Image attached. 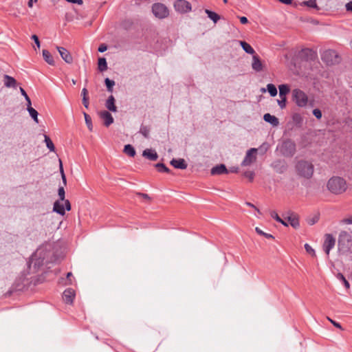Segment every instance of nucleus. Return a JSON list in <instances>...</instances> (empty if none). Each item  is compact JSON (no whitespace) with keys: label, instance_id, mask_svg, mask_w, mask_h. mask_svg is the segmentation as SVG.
Returning <instances> with one entry per match:
<instances>
[{"label":"nucleus","instance_id":"nucleus-37","mask_svg":"<svg viewBox=\"0 0 352 352\" xmlns=\"http://www.w3.org/2000/svg\"><path fill=\"white\" fill-rule=\"evenodd\" d=\"M337 278L344 283V287L346 289H349L350 284L348 282V280L345 278V277L344 276V275L342 274L338 273L337 275Z\"/></svg>","mask_w":352,"mask_h":352},{"label":"nucleus","instance_id":"nucleus-42","mask_svg":"<svg viewBox=\"0 0 352 352\" xmlns=\"http://www.w3.org/2000/svg\"><path fill=\"white\" fill-rule=\"evenodd\" d=\"M280 100H278V104L280 109H284L286 107V101L287 98L286 97H280Z\"/></svg>","mask_w":352,"mask_h":352},{"label":"nucleus","instance_id":"nucleus-52","mask_svg":"<svg viewBox=\"0 0 352 352\" xmlns=\"http://www.w3.org/2000/svg\"><path fill=\"white\" fill-rule=\"evenodd\" d=\"M245 205L254 208L258 214H261L259 209L257 208L253 204H252L250 202H245Z\"/></svg>","mask_w":352,"mask_h":352},{"label":"nucleus","instance_id":"nucleus-59","mask_svg":"<svg viewBox=\"0 0 352 352\" xmlns=\"http://www.w3.org/2000/svg\"><path fill=\"white\" fill-rule=\"evenodd\" d=\"M25 99L27 101V108L32 107V106H31L32 103H31L30 97L28 96V98H25Z\"/></svg>","mask_w":352,"mask_h":352},{"label":"nucleus","instance_id":"nucleus-22","mask_svg":"<svg viewBox=\"0 0 352 352\" xmlns=\"http://www.w3.org/2000/svg\"><path fill=\"white\" fill-rule=\"evenodd\" d=\"M285 219H287L288 224L289 223L295 229L300 226L298 218L294 214H292L290 216H288Z\"/></svg>","mask_w":352,"mask_h":352},{"label":"nucleus","instance_id":"nucleus-56","mask_svg":"<svg viewBox=\"0 0 352 352\" xmlns=\"http://www.w3.org/2000/svg\"><path fill=\"white\" fill-rule=\"evenodd\" d=\"M345 7L347 11L352 12V1L347 3Z\"/></svg>","mask_w":352,"mask_h":352},{"label":"nucleus","instance_id":"nucleus-9","mask_svg":"<svg viewBox=\"0 0 352 352\" xmlns=\"http://www.w3.org/2000/svg\"><path fill=\"white\" fill-rule=\"evenodd\" d=\"M336 245V239L331 234H326L324 235V241L323 243V250L327 256L329 254L330 250H332Z\"/></svg>","mask_w":352,"mask_h":352},{"label":"nucleus","instance_id":"nucleus-8","mask_svg":"<svg viewBox=\"0 0 352 352\" xmlns=\"http://www.w3.org/2000/svg\"><path fill=\"white\" fill-rule=\"evenodd\" d=\"M280 152L285 156H293L296 152V144L291 140L284 141L280 146Z\"/></svg>","mask_w":352,"mask_h":352},{"label":"nucleus","instance_id":"nucleus-14","mask_svg":"<svg viewBox=\"0 0 352 352\" xmlns=\"http://www.w3.org/2000/svg\"><path fill=\"white\" fill-rule=\"evenodd\" d=\"M210 173L212 175H218L222 174H227L228 173V170L224 164H221L212 167V169L210 170Z\"/></svg>","mask_w":352,"mask_h":352},{"label":"nucleus","instance_id":"nucleus-63","mask_svg":"<svg viewBox=\"0 0 352 352\" xmlns=\"http://www.w3.org/2000/svg\"><path fill=\"white\" fill-rule=\"evenodd\" d=\"M36 1H37V0H29L28 6L30 8L32 7L33 3L36 2Z\"/></svg>","mask_w":352,"mask_h":352},{"label":"nucleus","instance_id":"nucleus-33","mask_svg":"<svg viewBox=\"0 0 352 352\" xmlns=\"http://www.w3.org/2000/svg\"><path fill=\"white\" fill-rule=\"evenodd\" d=\"M267 90L268 91L270 96L272 97H274L277 95V89L276 86L273 84H268L267 85Z\"/></svg>","mask_w":352,"mask_h":352},{"label":"nucleus","instance_id":"nucleus-57","mask_svg":"<svg viewBox=\"0 0 352 352\" xmlns=\"http://www.w3.org/2000/svg\"><path fill=\"white\" fill-rule=\"evenodd\" d=\"M239 19H240V22L242 23V24H246L248 23V18L245 17V16H241L239 17Z\"/></svg>","mask_w":352,"mask_h":352},{"label":"nucleus","instance_id":"nucleus-15","mask_svg":"<svg viewBox=\"0 0 352 352\" xmlns=\"http://www.w3.org/2000/svg\"><path fill=\"white\" fill-rule=\"evenodd\" d=\"M252 68L256 72H261L263 69V63L258 55H253Z\"/></svg>","mask_w":352,"mask_h":352},{"label":"nucleus","instance_id":"nucleus-23","mask_svg":"<svg viewBox=\"0 0 352 352\" xmlns=\"http://www.w3.org/2000/svg\"><path fill=\"white\" fill-rule=\"evenodd\" d=\"M53 211L60 215H64L65 214L64 205L58 200L54 203Z\"/></svg>","mask_w":352,"mask_h":352},{"label":"nucleus","instance_id":"nucleus-62","mask_svg":"<svg viewBox=\"0 0 352 352\" xmlns=\"http://www.w3.org/2000/svg\"><path fill=\"white\" fill-rule=\"evenodd\" d=\"M280 2L289 5L292 3V0H278Z\"/></svg>","mask_w":352,"mask_h":352},{"label":"nucleus","instance_id":"nucleus-40","mask_svg":"<svg viewBox=\"0 0 352 352\" xmlns=\"http://www.w3.org/2000/svg\"><path fill=\"white\" fill-rule=\"evenodd\" d=\"M255 230H256V232L258 234H260V235H263V236H265V238H267V239H273V238H274V236H273L272 234H267V233H265V232H263V231H262L259 228H258V227H256V228H255Z\"/></svg>","mask_w":352,"mask_h":352},{"label":"nucleus","instance_id":"nucleus-54","mask_svg":"<svg viewBox=\"0 0 352 352\" xmlns=\"http://www.w3.org/2000/svg\"><path fill=\"white\" fill-rule=\"evenodd\" d=\"M82 103L85 108L88 109L89 107V101H88V97H83L82 98Z\"/></svg>","mask_w":352,"mask_h":352},{"label":"nucleus","instance_id":"nucleus-49","mask_svg":"<svg viewBox=\"0 0 352 352\" xmlns=\"http://www.w3.org/2000/svg\"><path fill=\"white\" fill-rule=\"evenodd\" d=\"M32 39H33L34 41V43L36 45L37 47L39 48L40 47V41H39L38 37L36 35L34 34L32 36Z\"/></svg>","mask_w":352,"mask_h":352},{"label":"nucleus","instance_id":"nucleus-26","mask_svg":"<svg viewBox=\"0 0 352 352\" xmlns=\"http://www.w3.org/2000/svg\"><path fill=\"white\" fill-rule=\"evenodd\" d=\"M279 96L286 97V95L290 91L289 87L286 84H282L278 86Z\"/></svg>","mask_w":352,"mask_h":352},{"label":"nucleus","instance_id":"nucleus-53","mask_svg":"<svg viewBox=\"0 0 352 352\" xmlns=\"http://www.w3.org/2000/svg\"><path fill=\"white\" fill-rule=\"evenodd\" d=\"M107 50V47L105 44H101L98 47V52H104Z\"/></svg>","mask_w":352,"mask_h":352},{"label":"nucleus","instance_id":"nucleus-19","mask_svg":"<svg viewBox=\"0 0 352 352\" xmlns=\"http://www.w3.org/2000/svg\"><path fill=\"white\" fill-rule=\"evenodd\" d=\"M142 155L151 161H155L158 158L157 153L154 150L149 148L145 149L142 153Z\"/></svg>","mask_w":352,"mask_h":352},{"label":"nucleus","instance_id":"nucleus-39","mask_svg":"<svg viewBox=\"0 0 352 352\" xmlns=\"http://www.w3.org/2000/svg\"><path fill=\"white\" fill-rule=\"evenodd\" d=\"M59 162H60V174H61V177H62L63 183L64 186H65L67 184V179H66V177H65V173H64V170H63V164H62L61 160H59Z\"/></svg>","mask_w":352,"mask_h":352},{"label":"nucleus","instance_id":"nucleus-20","mask_svg":"<svg viewBox=\"0 0 352 352\" xmlns=\"http://www.w3.org/2000/svg\"><path fill=\"white\" fill-rule=\"evenodd\" d=\"M115 101L116 100L114 96L113 95H111L110 96H109L105 103V107H107V109L112 112L117 111V107L115 105Z\"/></svg>","mask_w":352,"mask_h":352},{"label":"nucleus","instance_id":"nucleus-46","mask_svg":"<svg viewBox=\"0 0 352 352\" xmlns=\"http://www.w3.org/2000/svg\"><path fill=\"white\" fill-rule=\"evenodd\" d=\"M270 215L276 221L282 222V219L278 216V214L275 211H271Z\"/></svg>","mask_w":352,"mask_h":352},{"label":"nucleus","instance_id":"nucleus-11","mask_svg":"<svg viewBox=\"0 0 352 352\" xmlns=\"http://www.w3.org/2000/svg\"><path fill=\"white\" fill-rule=\"evenodd\" d=\"M256 152L257 148H252L249 149L245 154V156L241 163V165L243 166H246L250 165L252 162H254L256 159Z\"/></svg>","mask_w":352,"mask_h":352},{"label":"nucleus","instance_id":"nucleus-41","mask_svg":"<svg viewBox=\"0 0 352 352\" xmlns=\"http://www.w3.org/2000/svg\"><path fill=\"white\" fill-rule=\"evenodd\" d=\"M303 3L310 8H316L318 7L315 0H309L305 1Z\"/></svg>","mask_w":352,"mask_h":352},{"label":"nucleus","instance_id":"nucleus-35","mask_svg":"<svg viewBox=\"0 0 352 352\" xmlns=\"http://www.w3.org/2000/svg\"><path fill=\"white\" fill-rule=\"evenodd\" d=\"M45 142L46 143V146L50 151H54L55 146L54 143L51 140V139L46 135H45Z\"/></svg>","mask_w":352,"mask_h":352},{"label":"nucleus","instance_id":"nucleus-25","mask_svg":"<svg viewBox=\"0 0 352 352\" xmlns=\"http://www.w3.org/2000/svg\"><path fill=\"white\" fill-rule=\"evenodd\" d=\"M240 45L241 46V47L243 48V50L248 54H252V55H255V51L254 50L252 47V46L248 44V43H246L245 41H240Z\"/></svg>","mask_w":352,"mask_h":352},{"label":"nucleus","instance_id":"nucleus-7","mask_svg":"<svg viewBox=\"0 0 352 352\" xmlns=\"http://www.w3.org/2000/svg\"><path fill=\"white\" fill-rule=\"evenodd\" d=\"M152 12L153 14L159 19H164L169 14L167 7L161 3H154L152 6Z\"/></svg>","mask_w":352,"mask_h":352},{"label":"nucleus","instance_id":"nucleus-31","mask_svg":"<svg viewBox=\"0 0 352 352\" xmlns=\"http://www.w3.org/2000/svg\"><path fill=\"white\" fill-rule=\"evenodd\" d=\"M83 115L85 117V120L87 126L89 129V130L90 131H91L93 130V124H92L91 118L90 117V116L89 114H87L85 112H83Z\"/></svg>","mask_w":352,"mask_h":352},{"label":"nucleus","instance_id":"nucleus-44","mask_svg":"<svg viewBox=\"0 0 352 352\" xmlns=\"http://www.w3.org/2000/svg\"><path fill=\"white\" fill-rule=\"evenodd\" d=\"M244 176L252 182L254 177V173L252 171H246L244 173Z\"/></svg>","mask_w":352,"mask_h":352},{"label":"nucleus","instance_id":"nucleus-6","mask_svg":"<svg viewBox=\"0 0 352 352\" xmlns=\"http://www.w3.org/2000/svg\"><path fill=\"white\" fill-rule=\"evenodd\" d=\"M322 60L329 65L338 63L340 58L336 51L333 50H328L322 54Z\"/></svg>","mask_w":352,"mask_h":352},{"label":"nucleus","instance_id":"nucleus-50","mask_svg":"<svg viewBox=\"0 0 352 352\" xmlns=\"http://www.w3.org/2000/svg\"><path fill=\"white\" fill-rule=\"evenodd\" d=\"M65 202V210H67V211H69L71 210V204L68 199L64 200Z\"/></svg>","mask_w":352,"mask_h":352},{"label":"nucleus","instance_id":"nucleus-27","mask_svg":"<svg viewBox=\"0 0 352 352\" xmlns=\"http://www.w3.org/2000/svg\"><path fill=\"white\" fill-rule=\"evenodd\" d=\"M205 12L208 15V17L210 18L214 23L220 19V16L214 12L206 9Z\"/></svg>","mask_w":352,"mask_h":352},{"label":"nucleus","instance_id":"nucleus-32","mask_svg":"<svg viewBox=\"0 0 352 352\" xmlns=\"http://www.w3.org/2000/svg\"><path fill=\"white\" fill-rule=\"evenodd\" d=\"M140 133L146 138H149L150 128L142 124L140 129Z\"/></svg>","mask_w":352,"mask_h":352},{"label":"nucleus","instance_id":"nucleus-60","mask_svg":"<svg viewBox=\"0 0 352 352\" xmlns=\"http://www.w3.org/2000/svg\"><path fill=\"white\" fill-rule=\"evenodd\" d=\"M87 94H88L87 89L86 88H83L82 90V93H81L82 98L87 97Z\"/></svg>","mask_w":352,"mask_h":352},{"label":"nucleus","instance_id":"nucleus-43","mask_svg":"<svg viewBox=\"0 0 352 352\" xmlns=\"http://www.w3.org/2000/svg\"><path fill=\"white\" fill-rule=\"evenodd\" d=\"M313 115L318 119H321L322 114V111L319 109H314L312 111Z\"/></svg>","mask_w":352,"mask_h":352},{"label":"nucleus","instance_id":"nucleus-17","mask_svg":"<svg viewBox=\"0 0 352 352\" xmlns=\"http://www.w3.org/2000/svg\"><path fill=\"white\" fill-rule=\"evenodd\" d=\"M170 164L174 166L175 168L179 169H186L187 168V164L186 161L184 159L179 158V159H173L170 161Z\"/></svg>","mask_w":352,"mask_h":352},{"label":"nucleus","instance_id":"nucleus-61","mask_svg":"<svg viewBox=\"0 0 352 352\" xmlns=\"http://www.w3.org/2000/svg\"><path fill=\"white\" fill-rule=\"evenodd\" d=\"M20 92H21V95L24 96L25 98H28V96L27 93L22 87H20Z\"/></svg>","mask_w":352,"mask_h":352},{"label":"nucleus","instance_id":"nucleus-55","mask_svg":"<svg viewBox=\"0 0 352 352\" xmlns=\"http://www.w3.org/2000/svg\"><path fill=\"white\" fill-rule=\"evenodd\" d=\"M137 195L139 196V197H141L145 199H148V200H150V197L148 196V195L147 194H145V193H142V192H138L137 193Z\"/></svg>","mask_w":352,"mask_h":352},{"label":"nucleus","instance_id":"nucleus-34","mask_svg":"<svg viewBox=\"0 0 352 352\" xmlns=\"http://www.w3.org/2000/svg\"><path fill=\"white\" fill-rule=\"evenodd\" d=\"M104 83L107 87V91L109 92L113 91V87L115 85V82L113 80L109 79V78H106L104 80Z\"/></svg>","mask_w":352,"mask_h":352},{"label":"nucleus","instance_id":"nucleus-36","mask_svg":"<svg viewBox=\"0 0 352 352\" xmlns=\"http://www.w3.org/2000/svg\"><path fill=\"white\" fill-rule=\"evenodd\" d=\"M155 167L157 168V170L161 173H169L170 172V169L165 166L163 163H157L155 164Z\"/></svg>","mask_w":352,"mask_h":352},{"label":"nucleus","instance_id":"nucleus-51","mask_svg":"<svg viewBox=\"0 0 352 352\" xmlns=\"http://www.w3.org/2000/svg\"><path fill=\"white\" fill-rule=\"evenodd\" d=\"M71 277H73V274L72 272H68L67 274V283L66 284L71 285L72 283Z\"/></svg>","mask_w":352,"mask_h":352},{"label":"nucleus","instance_id":"nucleus-47","mask_svg":"<svg viewBox=\"0 0 352 352\" xmlns=\"http://www.w3.org/2000/svg\"><path fill=\"white\" fill-rule=\"evenodd\" d=\"M327 319L329 321L331 322V323L336 327L340 329H342V327L341 326V324L339 323V322H337L335 320H333L332 319H331L330 318L327 317Z\"/></svg>","mask_w":352,"mask_h":352},{"label":"nucleus","instance_id":"nucleus-30","mask_svg":"<svg viewBox=\"0 0 352 352\" xmlns=\"http://www.w3.org/2000/svg\"><path fill=\"white\" fill-rule=\"evenodd\" d=\"M27 110L31 116V118L36 122L38 123V112L36 109H34L33 107L27 108Z\"/></svg>","mask_w":352,"mask_h":352},{"label":"nucleus","instance_id":"nucleus-16","mask_svg":"<svg viewBox=\"0 0 352 352\" xmlns=\"http://www.w3.org/2000/svg\"><path fill=\"white\" fill-rule=\"evenodd\" d=\"M100 116L104 120V124L109 126L113 122V118L111 114L107 111H102L100 113Z\"/></svg>","mask_w":352,"mask_h":352},{"label":"nucleus","instance_id":"nucleus-48","mask_svg":"<svg viewBox=\"0 0 352 352\" xmlns=\"http://www.w3.org/2000/svg\"><path fill=\"white\" fill-rule=\"evenodd\" d=\"M293 120L296 123H300L302 122V118L299 114H296L293 117Z\"/></svg>","mask_w":352,"mask_h":352},{"label":"nucleus","instance_id":"nucleus-21","mask_svg":"<svg viewBox=\"0 0 352 352\" xmlns=\"http://www.w3.org/2000/svg\"><path fill=\"white\" fill-rule=\"evenodd\" d=\"M263 120L270 124H271L273 126H277L279 124L278 119L274 116L271 115L270 113H265L263 116Z\"/></svg>","mask_w":352,"mask_h":352},{"label":"nucleus","instance_id":"nucleus-45","mask_svg":"<svg viewBox=\"0 0 352 352\" xmlns=\"http://www.w3.org/2000/svg\"><path fill=\"white\" fill-rule=\"evenodd\" d=\"M305 249L307 253L313 256L315 255V250L308 243L305 245Z\"/></svg>","mask_w":352,"mask_h":352},{"label":"nucleus","instance_id":"nucleus-38","mask_svg":"<svg viewBox=\"0 0 352 352\" xmlns=\"http://www.w3.org/2000/svg\"><path fill=\"white\" fill-rule=\"evenodd\" d=\"M58 195L60 198V201L66 200L65 199V192L63 186H60L58 190Z\"/></svg>","mask_w":352,"mask_h":352},{"label":"nucleus","instance_id":"nucleus-18","mask_svg":"<svg viewBox=\"0 0 352 352\" xmlns=\"http://www.w3.org/2000/svg\"><path fill=\"white\" fill-rule=\"evenodd\" d=\"M3 82L4 86L8 88H16V80L12 76L5 74L3 76Z\"/></svg>","mask_w":352,"mask_h":352},{"label":"nucleus","instance_id":"nucleus-12","mask_svg":"<svg viewBox=\"0 0 352 352\" xmlns=\"http://www.w3.org/2000/svg\"><path fill=\"white\" fill-rule=\"evenodd\" d=\"M57 50L58 51L61 58L67 63H72L73 62V58L69 53V52L63 47H56Z\"/></svg>","mask_w":352,"mask_h":352},{"label":"nucleus","instance_id":"nucleus-4","mask_svg":"<svg viewBox=\"0 0 352 352\" xmlns=\"http://www.w3.org/2000/svg\"><path fill=\"white\" fill-rule=\"evenodd\" d=\"M352 245V236L346 232L342 231L338 237V249L340 251L346 252Z\"/></svg>","mask_w":352,"mask_h":352},{"label":"nucleus","instance_id":"nucleus-5","mask_svg":"<svg viewBox=\"0 0 352 352\" xmlns=\"http://www.w3.org/2000/svg\"><path fill=\"white\" fill-rule=\"evenodd\" d=\"M292 100L299 107H305L309 101L307 95L299 89L292 90Z\"/></svg>","mask_w":352,"mask_h":352},{"label":"nucleus","instance_id":"nucleus-10","mask_svg":"<svg viewBox=\"0 0 352 352\" xmlns=\"http://www.w3.org/2000/svg\"><path fill=\"white\" fill-rule=\"evenodd\" d=\"M174 8L176 11L181 13H186L191 10V5L186 0H176L174 3Z\"/></svg>","mask_w":352,"mask_h":352},{"label":"nucleus","instance_id":"nucleus-58","mask_svg":"<svg viewBox=\"0 0 352 352\" xmlns=\"http://www.w3.org/2000/svg\"><path fill=\"white\" fill-rule=\"evenodd\" d=\"M318 221V218H313L308 220V223L311 226L315 224Z\"/></svg>","mask_w":352,"mask_h":352},{"label":"nucleus","instance_id":"nucleus-13","mask_svg":"<svg viewBox=\"0 0 352 352\" xmlns=\"http://www.w3.org/2000/svg\"><path fill=\"white\" fill-rule=\"evenodd\" d=\"M75 297L74 290L69 288L64 291L63 294V299L67 304H72Z\"/></svg>","mask_w":352,"mask_h":352},{"label":"nucleus","instance_id":"nucleus-1","mask_svg":"<svg viewBox=\"0 0 352 352\" xmlns=\"http://www.w3.org/2000/svg\"><path fill=\"white\" fill-rule=\"evenodd\" d=\"M328 190L333 194L340 195L347 189V184L344 179L340 177H332L327 184Z\"/></svg>","mask_w":352,"mask_h":352},{"label":"nucleus","instance_id":"nucleus-2","mask_svg":"<svg viewBox=\"0 0 352 352\" xmlns=\"http://www.w3.org/2000/svg\"><path fill=\"white\" fill-rule=\"evenodd\" d=\"M296 169L299 176L309 179L314 174V166L310 162L300 160L296 165Z\"/></svg>","mask_w":352,"mask_h":352},{"label":"nucleus","instance_id":"nucleus-64","mask_svg":"<svg viewBox=\"0 0 352 352\" xmlns=\"http://www.w3.org/2000/svg\"><path fill=\"white\" fill-rule=\"evenodd\" d=\"M280 223H282L283 226H288V221L287 220H283L282 219V222H280Z\"/></svg>","mask_w":352,"mask_h":352},{"label":"nucleus","instance_id":"nucleus-29","mask_svg":"<svg viewBox=\"0 0 352 352\" xmlns=\"http://www.w3.org/2000/svg\"><path fill=\"white\" fill-rule=\"evenodd\" d=\"M124 152L130 157H134L135 155V150L131 144L124 146Z\"/></svg>","mask_w":352,"mask_h":352},{"label":"nucleus","instance_id":"nucleus-3","mask_svg":"<svg viewBox=\"0 0 352 352\" xmlns=\"http://www.w3.org/2000/svg\"><path fill=\"white\" fill-rule=\"evenodd\" d=\"M45 254L43 248L36 250L28 262L29 267H33L34 270H36L43 265L45 259Z\"/></svg>","mask_w":352,"mask_h":352},{"label":"nucleus","instance_id":"nucleus-24","mask_svg":"<svg viewBox=\"0 0 352 352\" xmlns=\"http://www.w3.org/2000/svg\"><path fill=\"white\" fill-rule=\"evenodd\" d=\"M42 53L45 61L50 65H54L55 62L50 52L47 50H43Z\"/></svg>","mask_w":352,"mask_h":352},{"label":"nucleus","instance_id":"nucleus-28","mask_svg":"<svg viewBox=\"0 0 352 352\" xmlns=\"http://www.w3.org/2000/svg\"><path fill=\"white\" fill-rule=\"evenodd\" d=\"M98 69L100 72H104L107 69V63L105 58L101 57L98 58Z\"/></svg>","mask_w":352,"mask_h":352}]
</instances>
